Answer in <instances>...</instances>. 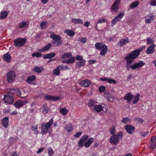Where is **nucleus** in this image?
Segmentation results:
<instances>
[{"label": "nucleus", "mask_w": 156, "mask_h": 156, "mask_svg": "<svg viewBox=\"0 0 156 156\" xmlns=\"http://www.w3.org/2000/svg\"><path fill=\"white\" fill-rule=\"evenodd\" d=\"M140 52L139 49H136L128 54L124 58V60L126 61V64L131 66L134 60L140 55Z\"/></svg>", "instance_id": "obj_1"}, {"label": "nucleus", "mask_w": 156, "mask_h": 156, "mask_svg": "<svg viewBox=\"0 0 156 156\" xmlns=\"http://www.w3.org/2000/svg\"><path fill=\"white\" fill-rule=\"evenodd\" d=\"M89 136L85 135L80 138V139L78 142V145L79 147H82L84 146L85 147H89L94 141V139L91 137L88 139Z\"/></svg>", "instance_id": "obj_2"}, {"label": "nucleus", "mask_w": 156, "mask_h": 156, "mask_svg": "<svg viewBox=\"0 0 156 156\" xmlns=\"http://www.w3.org/2000/svg\"><path fill=\"white\" fill-rule=\"evenodd\" d=\"M95 48L99 50H101L100 55L102 56H105L107 54L108 51L107 46L102 43L97 42L95 45Z\"/></svg>", "instance_id": "obj_3"}, {"label": "nucleus", "mask_w": 156, "mask_h": 156, "mask_svg": "<svg viewBox=\"0 0 156 156\" xmlns=\"http://www.w3.org/2000/svg\"><path fill=\"white\" fill-rule=\"evenodd\" d=\"M54 119L51 118L48 122L42 123L41 124V133L42 135L46 134L48 132L49 129L51 127V125L53 124Z\"/></svg>", "instance_id": "obj_4"}, {"label": "nucleus", "mask_w": 156, "mask_h": 156, "mask_svg": "<svg viewBox=\"0 0 156 156\" xmlns=\"http://www.w3.org/2000/svg\"><path fill=\"white\" fill-rule=\"evenodd\" d=\"M145 63L143 61H140L139 62H136L133 64L131 66L125 64V67L127 70L129 71L130 69L134 70L137 69L139 68L144 66Z\"/></svg>", "instance_id": "obj_5"}, {"label": "nucleus", "mask_w": 156, "mask_h": 156, "mask_svg": "<svg viewBox=\"0 0 156 156\" xmlns=\"http://www.w3.org/2000/svg\"><path fill=\"white\" fill-rule=\"evenodd\" d=\"M50 37L53 39L52 43L54 44H56V46L61 44L62 43V38L58 35L51 34L50 35Z\"/></svg>", "instance_id": "obj_6"}, {"label": "nucleus", "mask_w": 156, "mask_h": 156, "mask_svg": "<svg viewBox=\"0 0 156 156\" xmlns=\"http://www.w3.org/2000/svg\"><path fill=\"white\" fill-rule=\"evenodd\" d=\"M26 39L21 37H18L14 41V46L20 47L25 45L26 42Z\"/></svg>", "instance_id": "obj_7"}, {"label": "nucleus", "mask_w": 156, "mask_h": 156, "mask_svg": "<svg viewBox=\"0 0 156 156\" xmlns=\"http://www.w3.org/2000/svg\"><path fill=\"white\" fill-rule=\"evenodd\" d=\"M7 81L9 83L13 82L16 77L15 73L13 71H9L7 74Z\"/></svg>", "instance_id": "obj_8"}, {"label": "nucleus", "mask_w": 156, "mask_h": 156, "mask_svg": "<svg viewBox=\"0 0 156 156\" xmlns=\"http://www.w3.org/2000/svg\"><path fill=\"white\" fill-rule=\"evenodd\" d=\"M120 0H115L111 7V10L112 12L117 11L119 9V4Z\"/></svg>", "instance_id": "obj_9"}, {"label": "nucleus", "mask_w": 156, "mask_h": 156, "mask_svg": "<svg viewBox=\"0 0 156 156\" xmlns=\"http://www.w3.org/2000/svg\"><path fill=\"white\" fill-rule=\"evenodd\" d=\"M28 102L27 101L19 100L16 101V102L14 104V105L16 108H19L24 105L26 104Z\"/></svg>", "instance_id": "obj_10"}, {"label": "nucleus", "mask_w": 156, "mask_h": 156, "mask_svg": "<svg viewBox=\"0 0 156 156\" xmlns=\"http://www.w3.org/2000/svg\"><path fill=\"white\" fill-rule=\"evenodd\" d=\"M3 100L8 104H12L14 101L12 97L9 95H4Z\"/></svg>", "instance_id": "obj_11"}, {"label": "nucleus", "mask_w": 156, "mask_h": 156, "mask_svg": "<svg viewBox=\"0 0 156 156\" xmlns=\"http://www.w3.org/2000/svg\"><path fill=\"white\" fill-rule=\"evenodd\" d=\"M104 108L101 105H95L93 108H90V110L92 112H100L103 110Z\"/></svg>", "instance_id": "obj_12"}, {"label": "nucleus", "mask_w": 156, "mask_h": 156, "mask_svg": "<svg viewBox=\"0 0 156 156\" xmlns=\"http://www.w3.org/2000/svg\"><path fill=\"white\" fill-rule=\"evenodd\" d=\"M110 143L112 145H117L120 142L119 140L116 137V135H112L110 139Z\"/></svg>", "instance_id": "obj_13"}, {"label": "nucleus", "mask_w": 156, "mask_h": 156, "mask_svg": "<svg viewBox=\"0 0 156 156\" xmlns=\"http://www.w3.org/2000/svg\"><path fill=\"white\" fill-rule=\"evenodd\" d=\"M154 16L152 13L149 14L145 17V22L146 23H151L154 19Z\"/></svg>", "instance_id": "obj_14"}, {"label": "nucleus", "mask_w": 156, "mask_h": 156, "mask_svg": "<svg viewBox=\"0 0 156 156\" xmlns=\"http://www.w3.org/2000/svg\"><path fill=\"white\" fill-rule=\"evenodd\" d=\"M124 128L127 133L129 134H132L135 130V127L133 126L130 125H126Z\"/></svg>", "instance_id": "obj_15"}, {"label": "nucleus", "mask_w": 156, "mask_h": 156, "mask_svg": "<svg viewBox=\"0 0 156 156\" xmlns=\"http://www.w3.org/2000/svg\"><path fill=\"white\" fill-rule=\"evenodd\" d=\"M124 15V13L121 12L112 20V24H115L117 22L119 21L120 20V19L123 18Z\"/></svg>", "instance_id": "obj_16"}, {"label": "nucleus", "mask_w": 156, "mask_h": 156, "mask_svg": "<svg viewBox=\"0 0 156 156\" xmlns=\"http://www.w3.org/2000/svg\"><path fill=\"white\" fill-rule=\"evenodd\" d=\"M45 99L48 101H58L60 99V97L59 96H54L51 95H47L44 97Z\"/></svg>", "instance_id": "obj_17"}, {"label": "nucleus", "mask_w": 156, "mask_h": 156, "mask_svg": "<svg viewBox=\"0 0 156 156\" xmlns=\"http://www.w3.org/2000/svg\"><path fill=\"white\" fill-rule=\"evenodd\" d=\"M155 45L153 44L150 45L146 51V53L148 54H153L155 51Z\"/></svg>", "instance_id": "obj_18"}, {"label": "nucleus", "mask_w": 156, "mask_h": 156, "mask_svg": "<svg viewBox=\"0 0 156 156\" xmlns=\"http://www.w3.org/2000/svg\"><path fill=\"white\" fill-rule=\"evenodd\" d=\"M1 122L2 125L5 128L8 127L9 124V119L7 117H5L2 119Z\"/></svg>", "instance_id": "obj_19"}, {"label": "nucleus", "mask_w": 156, "mask_h": 156, "mask_svg": "<svg viewBox=\"0 0 156 156\" xmlns=\"http://www.w3.org/2000/svg\"><path fill=\"white\" fill-rule=\"evenodd\" d=\"M90 81L88 80H82L80 83V85L82 87H88L90 84Z\"/></svg>", "instance_id": "obj_20"}, {"label": "nucleus", "mask_w": 156, "mask_h": 156, "mask_svg": "<svg viewBox=\"0 0 156 156\" xmlns=\"http://www.w3.org/2000/svg\"><path fill=\"white\" fill-rule=\"evenodd\" d=\"M133 98V95L130 93H128L126 94L124 98V99L125 100H127L128 102H130Z\"/></svg>", "instance_id": "obj_21"}, {"label": "nucleus", "mask_w": 156, "mask_h": 156, "mask_svg": "<svg viewBox=\"0 0 156 156\" xmlns=\"http://www.w3.org/2000/svg\"><path fill=\"white\" fill-rule=\"evenodd\" d=\"M129 42V40L128 38H126V39L123 38L121 39L119 42H118V45H119L120 47H122L128 43Z\"/></svg>", "instance_id": "obj_22"}, {"label": "nucleus", "mask_w": 156, "mask_h": 156, "mask_svg": "<svg viewBox=\"0 0 156 156\" xmlns=\"http://www.w3.org/2000/svg\"><path fill=\"white\" fill-rule=\"evenodd\" d=\"M86 62V61L84 59H83L81 60L76 62L75 66L76 68L78 69L80 68L81 67L84 66Z\"/></svg>", "instance_id": "obj_23"}, {"label": "nucleus", "mask_w": 156, "mask_h": 156, "mask_svg": "<svg viewBox=\"0 0 156 156\" xmlns=\"http://www.w3.org/2000/svg\"><path fill=\"white\" fill-rule=\"evenodd\" d=\"M151 147L152 149L154 150L156 148V136H153L151 140Z\"/></svg>", "instance_id": "obj_24"}, {"label": "nucleus", "mask_w": 156, "mask_h": 156, "mask_svg": "<svg viewBox=\"0 0 156 156\" xmlns=\"http://www.w3.org/2000/svg\"><path fill=\"white\" fill-rule=\"evenodd\" d=\"M64 129L68 133L71 132L73 129L72 124L69 123L67 124L64 128Z\"/></svg>", "instance_id": "obj_25"}, {"label": "nucleus", "mask_w": 156, "mask_h": 156, "mask_svg": "<svg viewBox=\"0 0 156 156\" xmlns=\"http://www.w3.org/2000/svg\"><path fill=\"white\" fill-rule=\"evenodd\" d=\"M3 59L7 62L9 63L11 61V56L8 53H7L3 55Z\"/></svg>", "instance_id": "obj_26"}, {"label": "nucleus", "mask_w": 156, "mask_h": 156, "mask_svg": "<svg viewBox=\"0 0 156 156\" xmlns=\"http://www.w3.org/2000/svg\"><path fill=\"white\" fill-rule=\"evenodd\" d=\"M36 79V77L35 75H32L27 77V82L31 84L32 82L35 80Z\"/></svg>", "instance_id": "obj_27"}, {"label": "nucleus", "mask_w": 156, "mask_h": 156, "mask_svg": "<svg viewBox=\"0 0 156 156\" xmlns=\"http://www.w3.org/2000/svg\"><path fill=\"white\" fill-rule=\"evenodd\" d=\"M51 43H49L43 48L39 50V51L41 52H44L46 51H48V50L51 48Z\"/></svg>", "instance_id": "obj_28"}, {"label": "nucleus", "mask_w": 156, "mask_h": 156, "mask_svg": "<svg viewBox=\"0 0 156 156\" xmlns=\"http://www.w3.org/2000/svg\"><path fill=\"white\" fill-rule=\"evenodd\" d=\"M56 55V53L54 52H51L44 56L43 58L44 59H50L54 57Z\"/></svg>", "instance_id": "obj_29"}, {"label": "nucleus", "mask_w": 156, "mask_h": 156, "mask_svg": "<svg viewBox=\"0 0 156 156\" xmlns=\"http://www.w3.org/2000/svg\"><path fill=\"white\" fill-rule=\"evenodd\" d=\"M71 22L74 24L83 23V20L79 18H73Z\"/></svg>", "instance_id": "obj_30"}, {"label": "nucleus", "mask_w": 156, "mask_h": 156, "mask_svg": "<svg viewBox=\"0 0 156 156\" xmlns=\"http://www.w3.org/2000/svg\"><path fill=\"white\" fill-rule=\"evenodd\" d=\"M43 109L42 112L43 114L47 113L49 110V109L48 107L47 103H44L42 105Z\"/></svg>", "instance_id": "obj_31"}, {"label": "nucleus", "mask_w": 156, "mask_h": 156, "mask_svg": "<svg viewBox=\"0 0 156 156\" xmlns=\"http://www.w3.org/2000/svg\"><path fill=\"white\" fill-rule=\"evenodd\" d=\"M8 13L6 11H2L0 15V19H3L6 18L8 16Z\"/></svg>", "instance_id": "obj_32"}, {"label": "nucleus", "mask_w": 156, "mask_h": 156, "mask_svg": "<svg viewBox=\"0 0 156 156\" xmlns=\"http://www.w3.org/2000/svg\"><path fill=\"white\" fill-rule=\"evenodd\" d=\"M33 70L35 72L39 73L43 71V68L42 67H35Z\"/></svg>", "instance_id": "obj_33"}, {"label": "nucleus", "mask_w": 156, "mask_h": 156, "mask_svg": "<svg viewBox=\"0 0 156 156\" xmlns=\"http://www.w3.org/2000/svg\"><path fill=\"white\" fill-rule=\"evenodd\" d=\"M28 25L26 21H23L20 23L19 27L20 29H22L24 27H27Z\"/></svg>", "instance_id": "obj_34"}, {"label": "nucleus", "mask_w": 156, "mask_h": 156, "mask_svg": "<svg viewBox=\"0 0 156 156\" xmlns=\"http://www.w3.org/2000/svg\"><path fill=\"white\" fill-rule=\"evenodd\" d=\"M64 33L71 37L73 36L75 34L74 32L70 30L67 29L66 30Z\"/></svg>", "instance_id": "obj_35"}, {"label": "nucleus", "mask_w": 156, "mask_h": 156, "mask_svg": "<svg viewBox=\"0 0 156 156\" xmlns=\"http://www.w3.org/2000/svg\"><path fill=\"white\" fill-rule=\"evenodd\" d=\"M48 23L47 21H44L41 22L40 26L41 29H44L48 27Z\"/></svg>", "instance_id": "obj_36"}, {"label": "nucleus", "mask_w": 156, "mask_h": 156, "mask_svg": "<svg viewBox=\"0 0 156 156\" xmlns=\"http://www.w3.org/2000/svg\"><path fill=\"white\" fill-rule=\"evenodd\" d=\"M95 104V100L93 99L90 100L88 103V105L90 109V108H93V107H94Z\"/></svg>", "instance_id": "obj_37"}, {"label": "nucleus", "mask_w": 156, "mask_h": 156, "mask_svg": "<svg viewBox=\"0 0 156 156\" xmlns=\"http://www.w3.org/2000/svg\"><path fill=\"white\" fill-rule=\"evenodd\" d=\"M139 4V2L137 1L133 2L130 5V8L133 9L136 7Z\"/></svg>", "instance_id": "obj_38"}, {"label": "nucleus", "mask_w": 156, "mask_h": 156, "mask_svg": "<svg viewBox=\"0 0 156 156\" xmlns=\"http://www.w3.org/2000/svg\"><path fill=\"white\" fill-rule=\"evenodd\" d=\"M104 96L105 98H107L108 101H109L110 99L112 98L111 94L108 91H106L105 93Z\"/></svg>", "instance_id": "obj_39"}, {"label": "nucleus", "mask_w": 156, "mask_h": 156, "mask_svg": "<svg viewBox=\"0 0 156 156\" xmlns=\"http://www.w3.org/2000/svg\"><path fill=\"white\" fill-rule=\"evenodd\" d=\"M75 60V58L74 57H71L69 59L66 60V64L73 63Z\"/></svg>", "instance_id": "obj_40"}, {"label": "nucleus", "mask_w": 156, "mask_h": 156, "mask_svg": "<svg viewBox=\"0 0 156 156\" xmlns=\"http://www.w3.org/2000/svg\"><path fill=\"white\" fill-rule=\"evenodd\" d=\"M77 40L78 41H80L81 43L84 44L86 43L87 39L85 37H80L78 38Z\"/></svg>", "instance_id": "obj_41"}, {"label": "nucleus", "mask_w": 156, "mask_h": 156, "mask_svg": "<svg viewBox=\"0 0 156 156\" xmlns=\"http://www.w3.org/2000/svg\"><path fill=\"white\" fill-rule=\"evenodd\" d=\"M60 112L63 115H66L68 112V110L66 108H61L60 110Z\"/></svg>", "instance_id": "obj_42"}, {"label": "nucleus", "mask_w": 156, "mask_h": 156, "mask_svg": "<svg viewBox=\"0 0 156 156\" xmlns=\"http://www.w3.org/2000/svg\"><path fill=\"white\" fill-rule=\"evenodd\" d=\"M140 95L139 94H136L134 98L133 101V104H136L139 101L140 99Z\"/></svg>", "instance_id": "obj_43"}, {"label": "nucleus", "mask_w": 156, "mask_h": 156, "mask_svg": "<svg viewBox=\"0 0 156 156\" xmlns=\"http://www.w3.org/2000/svg\"><path fill=\"white\" fill-rule=\"evenodd\" d=\"M60 70L58 66L56 69H54L53 74L57 76L59 75L60 74Z\"/></svg>", "instance_id": "obj_44"}, {"label": "nucleus", "mask_w": 156, "mask_h": 156, "mask_svg": "<svg viewBox=\"0 0 156 156\" xmlns=\"http://www.w3.org/2000/svg\"><path fill=\"white\" fill-rule=\"evenodd\" d=\"M70 55H71V54L70 53H65L62 55V58L63 59L69 57Z\"/></svg>", "instance_id": "obj_45"}, {"label": "nucleus", "mask_w": 156, "mask_h": 156, "mask_svg": "<svg viewBox=\"0 0 156 156\" xmlns=\"http://www.w3.org/2000/svg\"><path fill=\"white\" fill-rule=\"evenodd\" d=\"M109 131L110 132V134L113 135H116L115 134V127L114 126H112L109 129Z\"/></svg>", "instance_id": "obj_46"}, {"label": "nucleus", "mask_w": 156, "mask_h": 156, "mask_svg": "<svg viewBox=\"0 0 156 156\" xmlns=\"http://www.w3.org/2000/svg\"><path fill=\"white\" fill-rule=\"evenodd\" d=\"M32 56L33 57H36L37 58H38L41 57L42 56V54L41 53L38 52L33 53L32 54Z\"/></svg>", "instance_id": "obj_47"}, {"label": "nucleus", "mask_w": 156, "mask_h": 156, "mask_svg": "<svg viewBox=\"0 0 156 156\" xmlns=\"http://www.w3.org/2000/svg\"><path fill=\"white\" fill-rule=\"evenodd\" d=\"M60 70H66L67 69L68 66H64L63 65H61L58 66Z\"/></svg>", "instance_id": "obj_48"}, {"label": "nucleus", "mask_w": 156, "mask_h": 156, "mask_svg": "<svg viewBox=\"0 0 156 156\" xmlns=\"http://www.w3.org/2000/svg\"><path fill=\"white\" fill-rule=\"evenodd\" d=\"M105 87L104 86H102L99 88V91L101 93H102L105 91Z\"/></svg>", "instance_id": "obj_49"}, {"label": "nucleus", "mask_w": 156, "mask_h": 156, "mask_svg": "<svg viewBox=\"0 0 156 156\" xmlns=\"http://www.w3.org/2000/svg\"><path fill=\"white\" fill-rule=\"evenodd\" d=\"M147 44H153L154 42L153 40L151 38V37H148L147 39Z\"/></svg>", "instance_id": "obj_50"}, {"label": "nucleus", "mask_w": 156, "mask_h": 156, "mask_svg": "<svg viewBox=\"0 0 156 156\" xmlns=\"http://www.w3.org/2000/svg\"><path fill=\"white\" fill-rule=\"evenodd\" d=\"M48 151L49 155L52 156L54 154V151L52 149L51 147L48 148Z\"/></svg>", "instance_id": "obj_51"}, {"label": "nucleus", "mask_w": 156, "mask_h": 156, "mask_svg": "<svg viewBox=\"0 0 156 156\" xmlns=\"http://www.w3.org/2000/svg\"><path fill=\"white\" fill-rule=\"evenodd\" d=\"M116 135L117 137L118 138V139L119 140L122 138L123 134L121 132H119L118 134Z\"/></svg>", "instance_id": "obj_52"}, {"label": "nucleus", "mask_w": 156, "mask_h": 156, "mask_svg": "<svg viewBox=\"0 0 156 156\" xmlns=\"http://www.w3.org/2000/svg\"><path fill=\"white\" fill-rule=\"evenodd\" d=\"M135 120L140 124L144 122V120L140 118H135Z\"/></svg>", "instance_id": "obj_53"}, {"label": "nucleus", "mask_w": 156, "mask_h": 156, "mask_svg": "<svg viewBox=\"0 0 156 156\" xmlns=\"http://www.w3.org/2000/svg\"><path fill=\"white\" fill-rule=\"evenodd\" d=\"M129 120V119L128 117L124 118L122 119L121 122H123L124 124H126L127 122Z\"/></svg>", "instance_id": "obj_54"}, {"label": "nucleus", "mask_w": 156, "mask_h": 156, "mask_svg": "<svg viewBox=\"0 0 156 156\" xmlns=\"http://www.w3.org/2000/svg\"><path fill=\"white\" fill-rule=\"evenodd\" d=\"M16 90V89L12 88L10 89L9 92V94H10L15 95Z\"/></svg>", "instance_id": "obj_55"}, {"label": "nucleus", "mask_w": 156, "mask_h": 156, "mask_svg": "<svg viewBox=\"0 0 156 156\" xmlns=\"http://www.w3.org/2000/svg\"><path fill=\"white\" fill-rule=\"evenodd\" d=\"M107 82L110 83H114V84H115L116 83V82L115 80L113 79H109L108 78V80Z\"/></svg>", "instance_id": "obj_56"}, {"label": "nucleus", "mask_w": 156, "mask_h": 156, "mask_svg": "<svg viewBox=\"0 0 156 156\" xmlns=\"http://www.w3.org/2000/svg\"><path fill=\"white\" fill-rule=\"evenodd\" d=\"M106 22V20L105 19H102L99 20V21L97 22V24L96 25V28H97V24L98 23H105Z\"/></svg>", "instance_id": "obj_57"}, {"label": "nucleus", "mask_w": 156, "mask_h": 156, "mask_svg": "<svg viewBox=\"0 0 156 156\" xmlns=\"http://www.w3.org/2000/svg\"><path fill=\"white\" fill-rule=\"evenodd\" d=\"M21 94V92L20 89H16V90L15 94L17 96H20Z\"/></svg>", "instance_id": "obj_58"}, {"label": "nucleus", "mask_w": 156, "mask_h": 156, "mask_svg": "<svg viewBox=\"0 0 156 156\" xmlns=\"http://www.w3.org/2000/svg\"><path fill=\"white\" fill-rule=\"evenodd\" d=\"M149 132H143L142 131H141L140 132V134L141 135V136L144 137L146 136V135Z\"/></svg>", "instance_id": "obj_59"}, {"label": "nucleus", "mask_w": 156, "mask_h": 156, "mask_svg": "<svg viewBox=\"0 0 156 156\" xmlns=\"http://www.w3.org/2000/svg\"><path fill=\"white\" fill-rule=\"evenodd\" d=\"M82 133L81 132H77L75 135H74V137L75 138L79 137L80 136Z\"/></svg>", "instance_id": "obj_60"}, {"label": "nucleus", "mask_w": 156, "mask_h": 156, "mask_svg": "<svg viewBox=\"0 0 156 156\" xmlns=\"http://www.w3.org/2000/svg\"><path fill=\"white\" fill-rule=\"evenodd\" d=\"M37 127L38 126L37 125H32L31 128V129L32 131H34L37 129Z\"/></svg>", "instance_id": "obj_61"}, {"label": "nucleus", "mask_w": 156, "mask_h": 156, "mask_svg": "<svg viewBox=\"0 0 156 156\" xmlns=\"http://www.w3.org/2000/svg\"><path fill=\"white\" fill-rule=\"evenodd\" d=\"M76 60L79 61L83 59V57L81 56L78 55L76 56Z\"/></svg>", "instance_id": "obj_62"}, {"label": "nucleus", "mask_w": 156, "mask_h": 156, "mask_svg": "<svg viewBox=\"0 0 156 156\" xmlns=\"http://www.w3.org/2000/svg\"><path fill=\"white\" fill-rule=\"evenodd\" d=\"M150 4L152 6L156 5V1L152 0L150 2Z\"/></svg>", "instance_id": "obj_63"}, {"label": "nucleus", "mask_w": 156, "mask_h": 156, "mask_svg": "<svg viewBox=\"0 0 156 156\" xmlns=\"http://www.w3.org/2000/svg\"><path fill=\"white\" fill-rule=\"evenodd\" d=\"M133 76V74H129L127 77V80L128 81H129L130 79L132 78Z\"/></svg>", "instance_id": "obj_64"}]
</instances>
